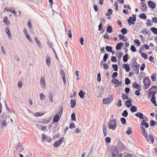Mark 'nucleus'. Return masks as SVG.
Wrapping results in <instances>:
<instances>
[{
    "label": "nucleus",
    "mask_w": 157,
    "mask_h": 157,
    "mask_svg": "<svg viewBox=\"0 0 157 157\" xmlns=\"http://www.w3.org/2000/svg\"><path fill=\"white\" fill-rule=\"evenodd\" d=\"M118 75V73L117 72H114L112 75L111 77L112 78H116Z\"/></svg>",
    "instance_id": "54"
},
{
    "label": "nucleus",
    "mask_w": 157,
    "mask_h": 157,
    "mask_svg": "<svg viewBox=\"0 0 157 157\" xmlns=\"http://www.w3.org/2000/svg\"><path fill=\"white\" fill-rule=\"evenodd\" d=\"M34 40L38 46L40 48H41L42 47V44L38 39L36 37H35L34 38Z\"/></svg>",
    "instance_id": "18"
},
{
    "label": "nucleus",
    "mask_w": 157,
    "mask_h": 157,
    "mask_svg": "<svg viewBox=\"0 0 157 157\" xmlns=\"http://www.w3.org/2000/svg\"><path fill=\"white\" fill-rule=\"evenodd\" d=\"M64 139L63 137H62L60 139L56 141L54 144V146L55 147H58L62 143Z\"/></svg>",
    "instance_id": "5"
},
{
    "label": "nucleus",
    "mask_w": 157,
    "mask_h": 157,
    "mask_svg": "<svg viewBox=\"0 0 157 157\" xmlns=\"http://www.w3.org/2000/svg\"><path fill=\"white\" fill-rule=\"evenodd\" d=\"M132 86L133 87L137 89V90H140L141 87L136 82H134L132 83Z\"/></svg>",
    "instance_id": "21"
},
{
    "label": "nucleus",
    "mask_w": 157,
    "mask_h": 157,
    "mask_svg": "<svg viewBox=\"0 0 157 157\" xmlns=\"http://www.w3.org/2000/svg\"><path fill=\"white\" fill-rule=\"evenodd\" d=\"M123 52H121L119 53H117L116 54V56L117 57L120 59L121 57L123 55Z\"/></svg>",
    "instance_id": "51"
},
{
    "label": "nucleus",
    "mask_w": 157,
    "mask_h": 157,
    "mask_svg": "<svg viewBox=\"0 0 157 157\" xmlns=\"http://www.w3.org/2000/svg\"><path fill=\"white\" fill-rule=\"evenodd\" d=\"M152 22L154 23H157V18L156 17H153L152 18Z\"/></svg>",
    "instance_id": "64"
},
{
    "label": "nucleus",
    "mask_w": 157,
    "mask_h": 157,
    "mask_svg": "<svg viewBox=\"0 0 157 157\" xmlns=\"http://www.w3.org/2000/svg\"><path fill=\"white\" fill-rule=\"evenodd\" d=\"M85 93L83 92V90H81L78 93V95L81 98L83 99L84 98Z\"/></svg>",
    "instance_id": "23"
},
{
    "label": "nucleus",
    "mask_w": 157,
    "mask_h": 157,
    "mask_svg": "<svg viewBox=\"0 0 157 157\" xmlns=\"http://www.w3.org/2000/svg\"><path fill=\"white\" fill-rule=\"evenodd\" d=\"M141 56L144 58L145 59H146L147 58V55L145 53H142L141 54Z\"/></svg>",
    "instance_id": "49"
},
{
    "label": "nucleus",
    "mask_w": 157,
    "mask_h": 157,
    "mask_svg": "<svg viewBox=\"0 0 157 157\" xmlns=\"http://www.w3.org/2000/svg\"><path fill=\"white\" fill-rule=\"evenodd\" d=\"M127 130L126 131V133L128 135H130L132 133V132L131 130V128L130 127L127 128Z\"/></svg>",
    "instance_id": "35"
},
{
    "label": "nucleus",
    "mask_w": 157,
    "mask_h": 157,
    "mask_svg": "<svg viewBox=\"0 0 157 157\" xmlns=\"http://www.w3.org/2000/svg\"><path fill=\"white\" fill-rule=\"evenodd\" d=\"M134 41L135 43L137 44V46H139L140 45V42L139 40L138 39H135Z\"/></svg>",
    "instance_id": "53"
},
{
    "label": "nucleus",
    "mask_w": 157,
    "mask_h": 157,
    "mask_svg": "<svg viewBox=\"0 0 157 157\" xmlns=\"http://www.w3.org/2000/svg\"><path fill=\"white\" fill-rule=\"evenodd\" d=\"M108 125L109 129L114 130L117 127L116 121L115 119L111 120L109 122Z\"/></svg>",
    "instance_id": "2"
},
{
    "label": "nucleus",
    "mask_w": 157,
    "mask_h": 157,
    "mask_svg": "<svg viewBox=\"0 0 157 157\" xmlns=\"http://www.w3.org/2000/svg\"><path fill=\"white\" fill-rule=\"evenodd\" d=\"M155 124V122L154 120H151L150 121V126H154Z\"/></svg>",
    "instance_id": "55"
},
{
    "label": "nucleus",
    "mask_w": 157,
    "mask_h": 157,
    "mask_svg": "<svg viewBox=\"0 0 157 157\" xmlns=\"http://www.w3.org/2000/svg\"><path fill=\"white\" fill-rule=\"evenodd\" d=\"M23 32L25 35V36L26 37L27 39L30 42L32 41V40L31 38L30 37L29 34L27 32V30L26 29L24 28L23 30Z\"/></svg>",
    "instance_id": "9"
},
{
    "label": "nucleus",
    "mask_w": 157,
    "mask_h": 157,
    "mask_svg": "<svg viewBox=\"0 0 157 157\" xmlns=\"http://www.w3.org/2000/svg\"><path fill=\"white\" fill-rule=\"evenodd\" d=\"M135 115L139 117L140 119H143L144 118L143 117V114L141 112H137L135 114Z\"/></svg>",
    "instance_id": "17"
},
{
    "label": "nucleus",
    "mask_w": 157,
    "mask_h": 157,
    "mask_svg": "<svg viewBox=\"0 0 157 157\" xmlns=\"http://www.w3.org/2000/svg\"><path fill=\"white\" fill-rule=\"evenodd\" d=\"M123 67L125 68L126 72H128L130 70L129 64L124 63L123 64Z\"/></svg>",
    "instance_id": "15"
},
{
    "label": "nucleus",
    "mask_w": 157,
    "mask_h": 157,
    "mask_svg": "<svg viewBox=\"0 0 157 157\" xmlns=\"http://www.w3.org/2000/svg\"><path fill=\"white\" fill-rule=\"evenodd\" d=\"M121 32L123 34H125L127 33V30L126 28H123L121 30Z\"/></svg>",
    "instance_id": "43"
},
{
    "label": "nucleus",
    "mask_w": 157,
    "mask_h": 157,
    "mask_svg": "<svg viewBox=\"0 0 157 157\" xmlns=\"http://www.w3.org/2000/svg\"><path fill=\"white\" fill-rule=\"evenodd\" d=\"M140 4L142 5V11H145L147 10V7L146 4L143 2L140 3Z\"/></svg>",
    "instance_id": "24"
},
{
    "label": "nucleus",
    "mask_w": 157,
    "mask_h": 157,
    "mask_svg": "<svg viewBox=\"0 0 157 157\" xmlns=\"http://www.w3.org/2000/svg\"><path fill=\"white\" fill-rule=\"evenodd\" d=\"M122 123V124L124 125L126 123V120L125 118L124 117H121L120 119Z\"/></svg>",
    "instance_id": "39"
},
{
    "label": "nucleus",
    "mask_w": 157,
    "mask_h": 157,
    "mask_svg": "<svg viewBox=\"0 0 157 157\" xmlns=\"http://www.w3.org/2000/svg\"><path fill=\"white\" fill-rule=\"evenodd\" d=\"M28 25L29 29H31L32 28V26L31 24V22L30 21H28Z\"/></svg>",
    "instance_id": "59"
},
{
    "label": "nucleus",
    "mask_w": 157,
    "mask_h": 157,
    "mask_svg": "<svg viewBox=\"0 0 157 157\" xmlns=\"http://www.w3.org/2000/svg\"><path fill=\"white\" fill-rule=\"evenodd\" d=\"M102 127L104 135L105 136H106L107 134L106 126L105 124H103Z\"/></svg>",
    "instance_id": "13"
},
{
    "label": "nucleus",
    "mask_w": 157,
    "mask_h": 157,
    "mask_svg": "<svg viewBox=\"0 0 157 157\" xmlns=\"http://www.w3.org/2000/svg\"><path fill=\"white\" fill-rule=\"evenodd\" d=\"M141 125L144 126L146 128H147L149 127L148 123L146 121L144 120H143L141 122Z\"/></svg>",
    "instance_id": "16"
},
{
    "label": "nucleus",
    "mask_w": 157,
    "mask_h": 157,
    "mask_svg": "<svg viewBox=\"0 0 157 157\" xmlns=\"http://www.w3.org/2000/svg\"><path fill=\"white\" fill-rule=\"evenodd\" d=\"M131 83L130 80L128 78H126L125 79V84L128 85Z\"/></svg>",
    "instance_id": "38"
},
{
    "label": "nucleus",
    "mask_w": 157,
    "mask_h": 157,
    "mask_svg": "<svg viewBox=\"0 0 157 157\" xmlns=\"http://www.w3.org/2000/svg\"><path fill=\"white\" fill-rule=\"evenodd\" d=\"M75 126L73 123H71L70 124L69 126V128L70 129L74 128H75Z\"/></svg>",
    "instance_id": "58"
},
{
    "label": "nucleus",
    "mask_w": 157,
    "mask_h": 157,
    "mask_svg": "<svg viewBox=\"0 0 157 157\" xmlns=\"http://www.w3.org/2000/svg\"><path fill=\"white\" fill-rule=\"evenodd\" d=\"M60 119V117H59V115H56L53 119V121L54 122H57Z\"/></svg>",
    "instance_id": "19"
},
{
    "label": "nucleus",
    "mask_w": 157,
    "mask_h": 157,
    "mask_svg": "<svg viewBox=\"0 0 157 157\" xmlns=\"http://www.w3.org/2000/svg\"><path fill=\"white\" fill-rule=\"evenodd\" d=\"M132 16V17L130 16L129 17L128 19L127 20L128 22L129 25H134L135 24V22L136 20V15L133 14Z\"/></svg>",
    "instance_id": "4"
},
{
    "label": "nucleus",
    "mask_w": 157,
    "mask_h": 157,
    "mask_svg": "<svg viewBox=\"0 0 157 157\" xmlns=\"http://www.w3.org/2000/svg\"><path fill=\"white\" fill-rule=\"evenodd\" d=\"M112 66L115 71H118V68L117 65L113 64L112 65Z\"/></svg>",
    "instance_id": "41"
},
{
    "label": "nucleus",
    "mask_w": 157,
    "mask_h": 157,
    "mask_svg": "<svg viewBox=\"0 0 157 157\" xmlns=\"http://www.w3.org/2000/svg\"><path fill=\"white\" fill-rule=\"evenodd\" d=\"M42 141L45 140L47 142H50L52 140V138L50 137L45 135L44 134H42Z\"/></svg>",
    "instance_id": "6"
},
{
    "label": "nucleus",
    "mask_w": 157,
    "mask_h": 157,
    "mask_svg": "<svg viewBox=\"0 0 157 157\" xmlns=\"http://www.w3.org/2000/svg\"><path fill=\"white\" fill-rule=\"evenodd\" d=\"M112 98H104L103 100V103L104 104H109L112 101Z\"/></svg>",
    "instance_id": "7"
},
{
    "label": "nucleus",
    "mask_w": 157,
    "mask_h": 157,
    "mask_svg": "<svg viewBox=\"0 0 157 157\" xmlns=\"http://www.w3.org/2000/svg\"><path fill=\"white\" fill-rule=\"evenodd\" d=\"M5 32L8 35V37L10 38H11L12 37L11 36L10 31L8 27H6Z\"/></svg>",
    "instance_id": "14"
},
{
    "label": "nucleus",
    "mask_w": 157,
    "mask_h": 157,
    "mask_svg": "<svg viewBox=\"0 0 157 157\" xmlns=\"http://www.w3.org/2000/svg\"><path fill=\"white\" fill-rule=\"evenodd\" d=\"M119 37L120 40H123L124 41H125L126 40H124V36H122L121 34H120L119 35Z\"/></svg>",
    "instance_id": "61"
},
{
    "label": "nucleus",
    "mask_w": 157,
    "mask_h": 157,
    "mask_svg": "<svg viewBox=\"0 0 157 157\" xmlns=\"http://www.w3.org/2000/svg\"><path fill=\"white\" fill-rule=\"evenodd\" d=\"M143 83L144 88L147 89L150 87L151 83V81L149 78L146 77L144 79Z\"/></svg>",
    "instance_id": "3"
},
{
    "label": "nucleus",
    "mask_w": 157,
    "mask_h": 157,
    "mask_svg": "<svg viewBox=\"0 0 157 157\" xmlns=\"http://www.w3.org/2000/svg\"><path fill=\"white\" fill-rule=\"evenodd\" d=\"M113 30V28L110 25H109L107 28L106 31L109 33H112Z\"/></svg>",
    "instance_id": "28"
},
{
    "label": "nucleus",
    "mask_w": 157,
    "mask_h": 157,
    "mask_svg": "<svg viewBox=\"0 0 157 157\" xmlns=\"http://www.w3.org/2000/svg\"><path fill=\"white\" fill-rule=\"evenodd\" d=\"M40 83L43 88L45 87L46 86L45 80L44 78L43 77H41Z\"/></svg>",
    "instance_id": "12"
},
{
    "label": "nucleus",
    "mask_w": 157,
    "mask_h": 157,
    "mask_svg": "<svg viewBox=\"0 0 157 157\" xmlns=\"http://www.w3.org/2000/svg\"><path fill=\"white\" fill-rule=\"evenodd\" d=\"M128 60V55L126 54L125 55L123 56V61L125 63Z\"/></svg>",
    "instance_id": "34"
},
{
    "label": "nucleus",
    "mask_w": 157,
    "mask_h": 157,
    "mask_svg": "<svg viewBox=\"0 0 157 157\" xmlns=\"http://www.w3.org/2000/svg\"><path fill=\"white\" fill-rule=\"evenodd\" d=\"M147 29H143L142 31H141V33L144 34H147Z\"/></svg>",
    "instance_id": "62"
},
{
    "label": "nucleus",
    "mask_w": 157,
    "mask_h": 157,
    "mask_svg": "<svg viewBox=\"0 0 157 157\" xmlns=\"http://www.w3.org/2000/svg\"><path fill=\"white\" fill-rule=\"evenodd\" d=\"M71 107L72 108H74L76 105V100L75 99H71L70 103Z\"/></svg>",
    "instance_id": "22"
},
{
    "label": "nucleus",
    "mask_w": 157,
    "mask_h": 157,
    "mask_svg": "<svg viewBox=\"0 0 157 157\" xmlns=\"http://www.w3.org/2000/svg\"><path fill=\"white\" fill-rule=\"evenodd\" d=\"M148 4L149 7L153 9L156 7V4L155 3L151 1H149L148 2Z\"/></svg>",
    "instance_id": "8"
},
{
    "label": "nucleus",
    "mask_w": 157,
    "mask_h": 157,
    "mask_svg": "<svg viewBox=\"0 0 157 157\" xmlns=\"http://www.w3.org/2000/svg\"><path fill=\"white\" fill-rule=\"evenodd\" d=\"M109 155L111 154L112 157H118V150L116 147H113L108 152Z\"/></svg>",
    "instance_id": "1"
},
{
    "label": "nucleus",
    "mask_w": 157,
    "mask_h": 157,
    "mask_svg": "<svg viewBox=\"0 0 157 157\" xmlns=\"http://www.w3.org/2000/svg\"><path fill=\"white\" fill-rule=\"evenodd\" d=\"M121 101L120 99H119L118 101L116 104V105L118 107H120L121 106Z\"/></svg>",
    "instance_id": "42"
},
{
    "label": "nucleus",
    "mask_w": 157,
    "mask_h": 157,
    "mask_svg": "<svg viewBox=\"0 0 157 157\" xmlns=\"http://www.w3.org/2000/svg\"><path fill=\"white\" fill-rule=\"evenodd\" d=\"M71 119L74 121H75L76 120V117L75 115V113H73L71 115Z\"/></svg>",
    "instance_id": "46"
},
{
    "label": "nucleus",
    "mask_w": 157,
    "mask_h": 157,
    "mask_svg": "<svg viewBox=\"0 0 157 157\" xmlns=\"http://www.w3.org/2000/svg\"><path fill=\"white\" fill-rule=\"evenodd\" d=\"M129 99H130V100H128L124 102L125 106L128 108L130 107L132 105L131 104L132 101L131 100V98H129Z\"/></svg>",
    "instance_id": "11"
},
{
    "label": "nucleus",
    "mask_w": 157,
    "mask_h": 157,
    "mask_svg": "<svg viewBox=\"0 0 157 157\" xmlns=\"http://www.w3.org/2000/svg\"><path fill=\"white\" fill-rule=\"evenodd\" d=\"M97 80L99 82L101 81V75L100 73H98L97 75Z\"/></svg>",
    "instance_id": "50"
},
{
    "label": "nucleus",
    "mask_w": 157,
    "mask_h": 157,
    "mask_svg": "<svg viewBox=\"0 0 157 157\" xmlns=\"http://www.w3.org/2000/svg\"><path fill=\"white\" fill-rule=\"evenodd\" d=\"M151 78L152 81H155L156 79V75L155 73L153 74L151 76Z\"/></svg>",
    "instance_id": "40"
},
{
    "label": "nucleus",
    "mask_w": 157,
    "mask_h": 157,
    "mask_svg": "<svg viewBox=\"0 0 157 157\" xmlns=\"http://www.w3.org/2000/svg\"><path fill=\"white\" fill-rule=\"evenodd\" d=\"M155 95L154 93H153L152 95V97L151 99V101L152 103L156 101Z\"/></svg>",
    "instance_id": "31"
},
{
    "label": "nucleus",
    "mask_w": 157,
    "mask_h": 157,
    "mask_svg": "<svg viewBox=\"0 0 157 157\" xmlns=\"http://www.w3.org/2000/svg\"><path fill=\"white\" fill-rule=\"evenodd\" d=\"M105 48L106 50L108 52H111L112 51V48L111 46H107Z\"/></svg>",
    "instance_id": "29"
},
{
    "label": "nucleus",
    "mask_w": 157,
    "mask_h": 157,
    "mask_svg": "<svg viewBox=\"0 0 157 157\" xmlns=\"http://www.w3.org/2000/svg\"><path fill=\"white\" fill-rule=\"evenodd\" d=\"M123 44L121 42L117 44L116 48L117 50H120L121 49V47L123 46Z\"/></svg>",
    "instance_id": "25"
},
{
    "label": "nucleus",
    "mask_w": 157,
    "mask_h": 157,
    "mask_svg": "<svg viewBox=\"0 0 157 157\" xmlns=\"http://www.w3.org/2000/svg\"><path fill=\"white\" fill-rule=\"evenodd\" d=\"M151 30L155 34H157V29L155 27H152Z\"/></svg>",
    "instance_id": "33"
},
{
    "label": "nucleus",
    "mask_w": 157,
    "mask_h": 157,
    "mask_svg": "<svg viewBox=\"0 0 157 157\" xmlns=\"http://www.w3.org/2000/svg\"><path fill=\"white\" fill-rule=\"evenodd\" d=\"M105 142L106 143H109L111 142V138L109 137H107L105 139Z\"/></svg>",
    "instance_id": "45"
},
{
    "label": "nucleus",
    "mask_w": 157,
    "mask_h": 157,
    "mask_svg": "<svg viewBox=\"0 0 157 157\" xmlns=\"http://www.w3.org/2000/svg\"><path fill=\"white\" fill-rule=\"evenodd\" d=\"M111 60L113 62H116L117 61V59L114 56H112L111 57Z\"/></svg>",
    "instance_id": "56"
},
{
    "label": "nucleus",
    "mask_w": 157,
    "mask_h": 157,
    "mask_svg": "<svg viewBox=\"0 0 157 157\" xmlns=\"http://www.w3.org/2000/svg\"><path fill=\"white\" fill-rule=\"evenodd\" d=\"M139 17L141 19L145 20L147 17V15L145 13H143L139 15Z\"/></svg>",
    "instance_id": "27"
},
{
    "label": "nucleus",
    "mask_w": 157,
    "mask_h": 157,
    "mask_svg": "<svg viewBox=\"0 0 157 157\" xmlns=\"http://www.w3.org/2000/svg\"><path fill=\"white\" fill-rule=\"evenodd\" d=\"M44 114V113H43L37 112L35 114V116L38 117L41 116L43 115Z\"/></svg>",
    "instance_id": "48"
},
{
    "label": "nucleus",
    "mask_w": 157,
    "mask_h": 157,
    "mask_svg": "<svg viewBox=\"0 0 157 157\" xmlns=\"http://www.w3.org/2000/svg\"><path fill=\"white\" fill-rule=\"evenodd\" d=\"M128 113L127 110H125L123 111L122 113V115L124 117H126L128 115Z\"/></svg>",
    "instance_id": "37"
},
{
    "label": "nucleus",
    "mask_w": 157,
    "mask_h": 157,
    "mask_svg": "<svg viewBox=\"0 0 157 157\" xmlns=\"http://www.w3.org/2000/svg\"><path fill=\"white\" fill-rule=\"evenodd\" d=\"M40 99L41 100H42L45 98V96L44 94L42 93H41L40 94Z\"/></svg>",
    "instance_id": "52"
},
{
    "label": "nucleus",
    "mask_w": 157,
    "mask_h": 157,
    "mask_svg": "<svg viewBox=\"0 0 157 157\" xmlns=\"http://www.w3.org/2000/svg\"><path fill=\"white\" fill-rule=\"evenodd\" d=\"M145 67V65L144 63H143L142 66L140 67V69L141 71H143L144 70Z\"/></svg>",
    "instance_id": "63"
},
{
    "label": "nucleus",
    "mask_w": 157,
    "mask_h": 157,
    "mask_svg": "<svg viewBox=\"0 0 157 157\" xmlns=\"http://www.w3.org/2000/svg\"><path fill=\"white\" fill-rule=\"evenodd\" d=\"M143 136H144L147 139V140L148 141H149V140H148V138L147 137V134L146 132H144L142 133Z\"/></svg>",
    "instance_id": "47"
},
{
    "label": "nucleus",
    "mask_w": 157,
    "mask_h": 157,
    "mask_svg": "<svg viewBox=\"0 0 157 157\" xmlns=\"http://www.w3.org/2000/svg\"><path fill=\"white\" fill-rule=\"evenodd\" d=\"M46 62L47 66H50L51 63V59L50 57L47 56L46 57Z\"/></svg>",
    "instance_id": "20"
},
{
    "label": "nucleus",
    "mask_w": 157,
    "mask_h": 157,
    "mask_svg": "<svg viewBox=\"0 0 157 157\" xmlns=\"http://www.w3.org/2000/svg\"><path fill=\"white\" fill-rule=\"evenodd\" d=\"M122 98L123 100H124L125 99H128V96L127 94H125L124 93H123L122 94Z\"/></svg>",
    "instance_id": "32"
},
{
    "label": "nucleus",
    "mask_w": 157,
    "mask_h": 157,
    "mask_svg": "<svg viewBox=\"0 0 157 157\" xmlns=\"http://www.w3.org/2000/svg\"><path fill=\"white\" fill-rule=\"evenodd\" d=\"M119 148L121 149H124L125 147L121 142H119L118 144Z\"/></svg>",
    "instance_id": "26"
},
{
    "label": "nucleus",
    "mask_w": 157,
    "mask_h": 157,
    "mask_svg": "<svg viewBox=\"0 0 157 157\" xmlns=\"http://www.w3.org/2000/svg\"><path fill=\"white\" fill-rule=\"evenodd\" d=\"M49 98L50 100V101L52 103L53 102V101L52 100L53 95L51 93H50V94L49 95Z\"/></svg>",
    "instance_id": "57"
},
{
    "label": "nucleus",
    "mask_w": 157,
    "mask_h": 157,
    "mask_svg": "<svg viewBox=\"0 0 157 157\" xmlns=\"http://www.w3.org/2000/svg\"><path fill=\"white\" fill-rule=\"evenodd\" d=\"M108 58V55L106 53L104 54L103 57V60L104 62H105Z\"/></svg>",
    "instance_id": "36"
},
{
    "label": "nucleus",
    "mask_w": 157,
    "mask_h": 157,
    "mask_svg": "<svg viewBox=\"0 0 157 157\" xmlns=\"http://www.w3.org/2000/svg\"><path fill=\"white\" fill-rule=\"evenodd\" d=\"M149 137L150 139L151 140V142L152 143H153L154 141V139L153 137L152 136H151V135H150L149 136Z\"/></svg>",
    "instance_id": "60"
},
{
    "label": "nucleus",
    "mask_w": 157,
    "mask_h": 157,
    "mask_svg": "<svg viewBox=\"0 0 157 157\" xmlns=\"http://www.w3.org/2000/svg\"><path fill=\"white\" fill-rule=\"evenodd\" d=\"M131 50H132V52H135L136 51V50L135 47L133 45H132L131 48Z\"/></svg>",
    "instance_id": "44"
},
{
    "label": "nucleus",
    "mask_w": 157,
    "mask_h": 157,
    "mask_svg": "<svg viewBox=\"0 0 157 157\" xmlns=\"http://www.w3.org/2000/svg\"><path fill=\"white\" fill-rule=\"evenodd\" d=\"M0 121V123L1 124V128L2 129H3L4 128L6 127L7 125L6 120L5 119V120Z\"/></svg>",
    "instance_id": "10"
},
{
    "label": "nucleus",
    "mask_w": 157,
    "mask_h": 157,
    "mask_svg": "<svg viewBox=\"0 0 157 157\" xmlns=\"http://www.w3.org/2000/svg\"><path fill=\"white\" fill-rule=\"evenodd\" d=\"M137 109V107L134 105L132 106V107L130 108V110L132 113H133L136 111Z\"/></svg>",
    "instance_id": "30"
}]
</instances>
